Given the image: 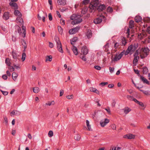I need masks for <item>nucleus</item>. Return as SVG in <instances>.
Instances as JSON below:
<instances>
[{
	"label": "nucleus",
	"mask_w": 150,
	"mask_h": 150,
	"mask_svg": "<svg viewBox=\"0 0 150 150\" xmlns=\"http://www.w3.org/2000/svg\"><path fill=\"white\" fill-rule=\"evenodd\" d=\"M81 16L80 15L73 14L71 17V19L73 20L71 22V24L75 25L79 24L82 21V19L81 18Z\"/></svg>",
	"instance_id": "obj_1"
},
{
	"label": "nucleus",
	"mask_w": 150,
	"mask_h": 150,
	"mask_svg": "<svg viewBox=\"0 0 150 150\" xmlns=\"http://www.w3.org/2000/svg\"><path fill=\"white\" fill-rule=\"evenodd\" d=\"M98 0H93L91 2L89 6V11L91 12H94L96 10L99 5Z\"/></svg>",
	"instance_id": "obj_2"
},
{
	"label": "nucleus",
	"mask_w": 150,
	"mask_h": 150,
	"mask_svg": "<svg viewBox=\"0 0 150 150\" xmlns=\"http://www.w3.org/2000/svg\"><path fill=\"white\" fill-rule=\"evenodd\" d=\"M56 42L57 48L58 51L60 52L63 53V51L62 49V45L60 41H59V38L58 37H56L54 38Z\"/></svg>",
	"instance_id": "obj_3"
},
{
	"label": "nucleus",
	"mask_w": 150,
	"mask_h": 150,
	"mask_svg": "<svg viewBox=\"0 0 150 150\" xmlns=\"http://www.w3.org/2000/svg\"><path fill=\"white\" fill-rule=\"evenodd\" d=\"M142 50L140 56L141 58L143 59L146 57L149 54V50L148 47L145 48Z\"/></svg>",
	"instance_id": "obj_4"
},
{
	"label": "nucleus",
	"mask_w": 150,
	"mask_h": 150,
	"mask_svg": "<svg viewBox=\"0 0 150 150\" xmlns=\"http://www.w3.org/2000/svg\"><path fill=\"white\" fill-rule=\"evenodd\" d=\"M105 16L103 15H100V17L95 19L93 22L96 24H99L102 21V18H104Z\"/></svg>",
	"instance_id": "obj_5"
},
{
	"label": "nucleus",
	"mask_w": 150,
	"mask_h": 150,
	"mask_svg": "<svg viewBox=\"0 0 150 150\" xmlns=\"http://www.w3.org/2000/svg\"><path fill=\"white\" fill-rule=\"evenodd\" d=\"M12 55L13 57V58L15 59L14 60L15 62H19L20 60L18 58V57L19 56L18 55L16 52L14 51H12Z\"/></svg>",
	"instance_id": "obj_6"
},
{
	"label": "nucleus",
	"mask_w": 150,
	"mask_h": 150,
	"mask_svg": "<svg viewBox=\"0 0 150 150\" xmlns=\"http://www.w3.org/2000/svg\"><path fill=\"white\" fill-rule=\"evenodd\" d=\"M80 28V27L79 26L70 29L69 32L70 34H73L77 32Z\"/></svg>",
	"instance_id": "obj_7"
},
{
	"label": "nucleus",
	"mask_w": 150,
	"mask_h": 150,
	"mask_svg": "<svg viewBox=\"0 0 150 150\" xmlns=\"http://www.w3.org/2000/svg\"><path fill=\"white\" fill-rule=\"evenodd\" d=\"M137 45L134 44L133 45H131L130 46H129L128 48L129 49L131 52H133L137 49Z\"/></svg>",
	"instance_id": "obj_8"
},
{
	"label": "nucleus",
	"mask_w": 150,
	"mask_h": 150,
	"mask_svg": "<svg viewBox=\"0 0 150 150\" xmlns=\"http://www.w3.org/2000/svg\"><path fill=\"white\" fill-rule=\"evenodd\" d=\"M88 52V50L86 46H84L81 48V55L83 54L84 55H85L87 54Z\"/></svg>",
	"instance_id": "obj_9"
},
{
	"label": "nucleus",
	"mask_w": 150,
	"mask_h": 150,
	"mask_svg": "<svg viewBox=\"0 0 150 150\" xmlns=\"http://www.w3.org/2000/svg\"><path fill=\"white\" fill-rule=\"evenodd\" d=\"M109 120L108 119H105L104 121L102 120L100 122V124L101 127H104L109 122Z\"/></svg>",
	"instance_id": "obj_10"
},
{
	"label": "nucleus",
	"mask_w": 150,
	"mask_h": 150,
	"mask_svg": "<svg viewBox=\"0 0 150 150\" xmlns=\"http://www.w3.org/2000/svg\"><path fill=\"white\" fill-rule=\"evenodd\" d=\"M106 8L104 4L100 5L98 6L97 9L98 11L100 12L103 11Z\"/></svg>",
	"instance_id": "obj_11"
},
{
	"label": "nucleus",
	"mask_w": 150,
	"mask_h": 150,
	"mask_svg": "<svg viewBox=\"0 0 150 150\" xmlns=\"http://www.w3.org/2000/svg\"><path fill=\"white\" fill-rule=\"evenodd\" d=\"M9 5L11 7H13V8L15 9H17L18 8V6L17 4L15 2H10L9 3Z\"/></svg>",
	"instance_id": "obj_12"
},
{
	"label": "nucleus",
	"mask_w": 150,
	"mask_h": 150,
	"mask_svg": "<svg viewBox=\"0 0 150 150\" xmlns=\"http://www.w3.org/2000/svg\"><path fill=\"white\" fill-rule=\"evenodd\" d=\"M140 79L144 83H146V84H149V82L147 80V79H145L144 77L141 76H140Z\"/></svg>",
	"instance_id": "obj_13"
},
{
	"label": "nucleus",
	"mask_w": 150,
	"mask_h": 150,
	"mask_svg": "<svg viewBox=\"0 0 150 150\" xmlns=\"http://www.w3.org/2000/svg\"><path fill=\"white\" fill-rule=\"evenodd\" d=\"M124 138L128 139H131L134 138V136L132 134H129L124 136Z\"/></svg>",
	"instance_id": "obj_14"
},
{
	"label": "nucleus",
	"mask_w": 150,
	"mask_h": 150,
	"mask_svg": "<svg viewBox=\"0 0 150 150\" xmlns=\"http://www.w3.org/2000/svg\"><path fill=\"white\" fill-rule=\"evenodd\" d=\"M134 20L135 22L139 23L142 20V17L140 16H137L134 18Z\"/></svg>",
	"instance_id": "obj_15"
},
{
	"label": "nucleus",
	"mask_w": 150,
	"mask_h": 150,
	"mask_svg": "<svg viewBox=\"0 0 150 150\" xmlns=\"http://www.w3.org/2000/svg\"><path fill=\"white\" fill-rule=\"evenodd\" d=\"M21 42L22 43V45L24 46V50L23 52H25V49L27 48V45L24 39H22Z\"/></svg>",
	"instance_id": "obj_16"
},
{
	"label": "nucleus",
	"mask_w": 150,
	"mask_h": 150,
	"mask_svg": "<svg viewBox=\"0 0 150 150\" xmlns=\"http://www.w3.org/2000/svg\"><path fill=\"white\" fill-rule=\"evenodd\" d=\"M78 40L77 38L76 37H74L70 40L71 43L74 46V43L76 42Z\"/></svg>",
	"instance_id": "obj_17"
},
{
	"label": "nucleus",
	"mask_w": 150,
	"mask_h": 150,
	"mask_svg": "<svg viewBox=\"0 0 150 150\" xmlns=\"http://www.w3.org/2000/svg\"><path fill=\"white\" fill-rule=\"evenodd\" d=\"M9 13L8 12H5L3 15V18L4 19L7 20L9 18Z\"/></svg>",
	"instance_id": "obj_18"
},
{
	"label": "nucleus",
	"mask_w": 150,
	"mask_h": 150,
	"mask_svg": "<svg viewBox=\"0 0 150 150\" xmlns=\"http://www.w3.org/2000/svg\"><path fill=\"white\" fill-rule=\"evenodd\" d=\"M72 50L75 55H77L78 54V49L76 47L73 46V47L72 48Z\"/></svg>",
	"instance_id": "obj_19"
},
{
	"label": "nucleus",
	"mask_w": 150,
	"mask_h": 150,
	"mask_svg": "<svg viewBox=\"0 0 150 150\" xmlns=\"http://www.w3.org/2000/svg\"><path fill=\"white\" fill-rule=\"evenodd\" d=\"M57 2L59 5H64L66 4L65 0H58Z\"/></svg>",
	"instance_id": "obj_20"
},
{
	"label": "nucleus",
	"mask_w": 150,
	"mask_h": 150,
	"mask_svg": "<svg viewBox=\"0 0 150 150\" xmlns=\"http://www.w3.org/2000/svg\"><path fill=\"white\" fill-rule=\"evenodd\" d=\"M19 62H16V63H14L13 64L14 67L16 69H19L20 68V65L19 64Z\"/></svg>",
	"instance_id": "obj_21"
},
{
	"label": "nucleus",
	"mask_w": 150,
	"mask_h": 150,
	"mask_svg": "<svg viewBox=\"0 0 150 150\" xmlns=\"http://www.w3.org/2000/svg\"><path fill=\"white\" fill-rule=\"evenodd\" d=\"M92 35V33L91 30H88L86 33V36L88 38H90Z\"/></svg>",
	"instance_id": "obj_22"
},
{
	"label": "nucleus",
	"mask_w": 150,
	"mask_h": 150,
	"mask_svg": "<svg viewBox=\"0 0 150 150\" xmlns=\"http://www.w3.org/2000/svg\"><path fill=\"white\" fill-rule=\"evenodd\" d=\"M120 55H118L117 54H116L115 55L114 59L113 60H112V61H117L119 60H120L122 57H120Z\"/></svg>",
	"instance_id": "obj_23"
},
{
	"label": "nucleus",
	"mask_w": 150,
	"mask_h": 150,
	"mask_svg": "<svg viewBox=\"0 0 150 150\" xmlns=\"http://www.w3.org/2000/svg\"><path fill=\"white\" fill-rule=\"evenodd\" d=\"M12 76L13 79L15 81L17 77V74L15 72H13L12 74Z\"/></svg>",
	"instance_id": "obj_24"
},
{
	"label": "nucleus",
	"mask_w": 150,
	"mask_h": 150,
	"mask_svg": "<svg viewBox=\"0 0 150 150\" xmlns=\"http://www.w3.org/2000/svg\"><path fill=\"white\" fill-rule=\"evenodd\" d=\"M134 21L132 20H130L129 22V27L130 28H132L134 26Z\"/></svg>",
	"instance_id": "obj_25"
},
{
	"label": "nucleus",
	"mask_w": 150,
	"mask_h": 150,
	"mask_svg": "<svg viewBox=\"0 0 150 150\" xmlns=\"http://www.w3.org/2000/svg\"><path fill=\"white\" fill-rule=\"evenodd\" d=\"M14 15L16 16H21L22 15L20 11L17 9H15L14 12Z\"/></svg>",
	"instance_id": "obj_26"
},
{
	"label": "nucleus",
	"mask_w": 150,
	"mask_h": 150,
	"mask_svg": "<svg viewBox=\"0 0 150 150\" xmlns=\"http://www.w3.org/2000/svg\"><path fill=\"white\" fill-rule=\"evenodd\" d=\"M143 73L144 74H146L148 72V70L146 67H143L142 68Z\"/></svg>",
	"instance_id": "obj_27"
},
{
	"label": "nucleus",
	"mask_w": 150,
	"mask_h": 150,
	"mask_svg": "<svg viewBox=\"0 0 150 150\" xmlns=\"http://www.w3.org/2000/svg\"><path fill=\"white\" fill-rule=\"evenodd\" d=\"M121 41L122 45L125 46L127 43L125 38L124 37L122 38L121 39Z\"/></svg>",
	"instance_id": "obj_28"
},
{
	"label": "nucleus",
	"mask_w": 150,
	"mask_h": 150,
	"mask_svg": "<svg viewBox=\"0 0 150 150\" xmlns=\"http://www.w3.org/2000/svg\"><path fill=\"white\" fill-rule=\"evenodd\" d=\"M86 125L88 127V130L89 131L91 130V125H89V121L87 120H86Z\"/></svg>",
	"instance_id": "obj_29"
},
{
	"label": "nucleus",
	"mask_w": 150,
	"mask_h": 150,
	"mask_svg": "<svg viewBox=\"0 0 150 150\" xmlns=\"http://www.w3.org/2000/svg\"><path fill=\"white\" fill-rule=\"evenodd\" d=\"M124 110V112L126 114L128 113L131 111V109L128 107L125 108Z\"/></svg>",
	"instance_id": "obj_30"
},
{
	"label": "nucleus",
	"mask_w": 150,
	"mask_h": 150,
	"mask_svg": "<svg viewBox=\"0 0 150 150\" xmlns=\"http://www.w3.org/2000/svg\"><path fill=\"white\" fill-rule=\"evenodd\" d=\"M5 62L6 64L8 66H9L10 65V61L9 59V58H6L5 61Z\"/></svg>",
	"instance_id": "obj_31"
},
{
	"label": "nucleus",
	"mask_w": 150,
	"mask_h": 150,
	"mask_svg": "<svg viewBox=\"0 0 150 150\" xmlns=\"http://www.w3.org/2000/svg\"><path fill=\"white\" fill-rule=\"evenodd\" d=\"M33 91L35 93H37L39 91V89L38 87H35L33 88Z\"/></svg>",
	"instance_id": "obj_32"
},
{
	"label": "nucleus",
	"mask_w": 150,
	"mask_h": 150,
	"mask_svg": "<svg viewBox=\"0 0 150 150\" xmlns=\"http://www.w3.org/2000/svg\"><path fill=\"white\" fill-rule=\"evenodd\" d=\"M75 140L77 141H79L81 138V136L79 134H76L74 137Z\"/></svg>",
	"instance_id": "obj_33"
},
{
	"label": "nucleus",
	"mask_w": 150,
	"mask_h": 150,
	"mask_svg": "<svg viewBox=\"0 0 150 150\" xmlns=\"http://www.w3.org/2000/svg\"><path fill=\"white\" fill-rule=\"evenodd\" d=\"M143 21L144 22H146L147 23H149L150 22V18L149 17H145L143 18Z\"/></svg>",
	"instance_id": "obj_34"
},
{
	"label": "nucleus",
	"mask_w": 150,
	"mask_h": 150,
	"mask_svg": "<svg viewBox=\"0 0 150 150\" xmlns=\"http://www.w3.org/2000/svg\"><path fill=\"white\" fill-rule=\"evenodd\" d=\"M26 57V55L25 53V52H23L22 54L21 59L22 61H24L25 59V57Z\"/></svg>",
	"instance_id": "obj_35"
},
{
	"label": "nucleus",
	"mask_w": 150,
	"mask_h": 150,
	"mask_svg": "<svg viewBox=\"0 0 150 150\" xmlns=\"http://www.w3.org/2000/svg\"><path fill=\"white\" fill-rule=\"evenodd\" d=\"M53 132L52 130L50 131L48 134V136L50 137H52L53 136Z\"/></svg>",
	"instance_id": "obj_36"
},
{
	"label": "nucleus",
	"mask_w": 150,
	"mask_h": 150,
	"mask_svg": "<svg viewBox=\"0 0 150 150\" xmlns=\"http://www.w3.org/2000/svg\"><path fill=\"white\" fill-rule=\"evenodd\" d=\"M58 29L59 33H60L61 34H62L63 32L62 28H61V26H58Z\"/></svg>",
	"instance_id": "obj_37"
},
{
	"label": "nucleus",
	"mask_w": 150,
	"mask_h": 150,
	"mask_svg": "<svg viewBox=\"0 0 150 150\" xmlns=\"http://www.w3.org/2000/svg\"><path fill=\"white\" fill-rule=\"evenodd\" d=\"M55 104V102L53 100L51 101H48L47 103V105L50 106L51 105H54Z\"/></svg>",
	"instance_id": "obj_38"
},
{
	"label": "nucleus",
	"mask_w": 150,
	"mask_h": 150,
	"mask_svg": "<svg viewBox=\"0 0 150 150\" xmlns=\"http://www.w3.org/2000/svg\"><path fill=\"white\" fill-rule=\"evenodd\" d=\"M107 10L108 12H109L110 13L112 12L113 11V9L110 6H109L107 8Z\"/></svg>",
	"instance_id": "obj_39"
},
{
	"label": "nucleus",
	"mask_w": 150,
	"mask_h": 150,
	"mask_svg": "<svg viewBox=\"0 0 150 150\" xmlns=\"http://www.w3.org/2000/svg\"><path fill=\"white\" fill-rule=\"evenodd\" d=\"M66 97L68 99H73L74 96L72 94L71 95H68Z\"/></svg>",
	"instance_id": "obj_40"
},
{
	"label": "nucleus",
	"mask_w": 150,
	"mask_h": 150,
	"mask_svg": "<svg viewBox=\"0 0 150 150\" xmlns=\"http://www.w3.org/2000/svg\"><path fill=\"white\" fill-rule=\"evenodd\" d=\"M90 2V0H84L83 1V4L86 5L88 4Z\"/></svg>",
	"instance_id": "obj_41"
},
{
	"label": "nucleus",
	"mask_w": 150,
	"mask_h": 150,
	"mask_svg": "<svg viewBox=\"0 0 150 150\" xmlns=\"http://www.w3.org/2000/svg\"><path fill=\"white\" fill-rule=\"evenodd\" d=\"M138 59L137 57L134 58L133 61V64L135 65H136V63L138 62Z\"/></svg>",
	"instance_id": "obj_42"
},
{
	"label": "nucleus",
	"mask_w": 150,
	"mask_h": 150,
	"mask_svg": "<svg viewBox=\"0 0 150 150\" xmlns=\"http://www.w3.org/2000/svg\"><path fill=\"white\" fill-rule=\"evenodd\" d=\"M134 71L135 72V73L137 74L138 75V76H140L141 75L139 73V71L138 70H136L135 69H134Z\"/></svg>",
	"instance_id": "obj_43"
},
{
	"label": "nucleus",
	"mask_w": 150,
	"mask_h": 150,
	"mask_svg": "<svg viewBox=\"0 0 150 150\" xmlns=\"http://www.w3.org/2000/svg\"><path fill=\"white\" fill-rule=\"evenodd\" d=\"M144 94L148 96H150V91H144Z\"/></svg>",
	"instance_id": "obj_44"
},
{
	"label": "nucleus",
	"mask_w": 150,
	"mask_h": 150,
	"mask_svg": "<svg viewBox=\"0 0 150 150\" xmlns=\"http://www.w3.org/2000/svg\"><path fill=\"white\" fill-rule=\"evenodd\" d=\"M0 91L2 93V94L4 96H6L8 95V92L6 91H4L1 90H0Z\"/></svg>",
	"instance_id": "obj_45"
},
{
	"label": "nucleus",
	"mask_w": 150,
	"mask_h": 150,
	"mask_svg": "<svg viewBox=\"0 0 150 150\" xmlns=\"http://www.w3.org/2000/svg\"><path fill=\"white\" fill-rule=\"evenodd\" d=\"M138 52H137V50L134 55V58L137 57V58L138 59H139V57L138 56Z\"/></svg>",
	"instance_id": "obj_46"
},
{
	"label": "nucleus",
	"mask_w": 150,
	"mask_h": 150,
	"mask_svg": "<svg viewBox=\"0 0 150 150\" xmlns=\"http://www.w3.org/2000/svg\"><path fill=\"white\" fill-rule=\"evenodd\" d=\"M131 52L129 49L128 48L127 49V50L126 51H125V52H124L125 54V55H127L129 52Z\"/></svg>",
	"instance_id": "obj_47"
},
{
	"label": "nucleus",
	"mask_w": 150,
	"mask_h": 150,
	"mask_svg": "<svg viewBox=\"0 0 150 150\" xmlns=\"http://www.w3.org/2000/svg\"><path fill=\"white\" fill-rule=\"evenodd\" d=\"M52 59V56L51 55L47 56V61L51 62Z\"/></svg>",
	"instance_id": "obj_48"
},
{
	"label": "nucleus",
	"mask_w": 150,
	"mask_h": 150,
	"mask_svg": "<svg viewBox=\"0 0 150 150\" xmlns=\"http://www.w3.org/2000/svg\"><path fill=\"white\" fill-rule=\"evenodd\" d=\"M108 83V82H101L100 84V85H101L102 86H103L105 85H107Z\"/></svg>",
	"instance_id": "obj_49"
},
{
	"label": "nucleus",
	"mask_w": 150,
	"mask_h": 150,
	"mask_svg": "<svg viewBox=\"0 0 150 150\" xmlns=\"http://www.w3.org/2000/svg\"><path fill=\"white\" fill-rule=\"evenodd\" d=\"M94 68L97 70H100L101 69V67L98 66H95L94 67Z\"/></svg>",
	"instance_id": "obj_50"
},
{
	"label": "nucleus",
	"mask_w": 150,
	"mask_h": 150,
	"mask_svg": "<svg viewBox=\"0 0 150 150\" xmlns=\"http://www.w3.org/2000/svg\"><path fill=\"white\" fill-rule=\"evenodd\" d=\"M2 78L4 80H6L7 79L8 77L7 76L6 74H4L2 76Z\"/></svg>",
	"instance_id": "obj_51"
},
{
	"label": "nucleus",
	"mask_w": 150,
	"mask_h": 150,
	"mask_svg": "<svg viewBox=\"0 0 150 150\" xmlns=\"http://www.w3.org/2000/svg\"><path fill=\"white\" fill-rule=\"evenodd\" d=\"M111 127L112 128L113 130L116 129V125L114 124L111 125Z\"/></svg>",
	"instance_id": "obj_52"
},
{
	"label": "nucleus",
	"mask_w": 150,
	"mask_h": 150,
	"mask_svg": "<svg viewBox=\"0 0 150 150\" xmlns=\"http://www.w3.org/2000/svg\"><path fill=\"white\" fill-rule=\"evenodd\" d=\"M54 46V45L53 43H52L50 42H49V47L50 48H53V47Z\"/></svg>",
	"instance_id": "obj_53"
},
{
	"label": "nucleus",
	"mask_w": 150,
	"mask_h": 150,
	"mask_svg": "<svg viewBox=\"0 0 150 150\" xmlns=\"http://www.w3.org/2000/svg\"><path fill=\"white\" fill-rule=\"evenodd\" d=\"M137 103L142 107H144V104L142 102H139V101Z\"/></svg>",
	"instance_id": "obj_54"
},
{
	"label": "nucleus",
	"mask_w": 150,
	"mask_h": 150,
	"mask_svg": "<svg viewBox=\"0 0 150 150\" xmlns=\"http://www.w3.org/2000/svg\"><path fill=\"white\" fill-rule=\"evenodd\" d=\"M1 28L2 30L4 32H7V30L4 27L1 26Z\"/></svg>",
	"instance_id": "obj_55"
},
{
	"label": "nucleus",
	"mask_w": 150,
	"mask_h": 150,
	"mask_svg": "<svg viewBox=\"0 0 150 150\" xmlns=\"http://www.w3.org/2000/svg\"><path fill=\"white\" fill-rule=\"evenodd\" d=\"M48 18H49V20L50 21H51L52 20V16L51 13H50L49 14Z\"/></svg>",
	"instance_id": "obj_56"
},
{
	"label": "nucleus",
	"mask_w": 150,
	"mask_h": 150,
	"mask_svg": "<svg viewBox=\"0 0 150 150\" xmlns=\"http://www.w3.org/2000/svg\"><path fill=\"white\" fill-rule=\"evenodd\" d=\"M4 122L6 125L8 124V120L7 118L6 117H4Z\"/></svg>",
	"instance_id": "obj_57"
},
{
	"label": "nucleus",
	"mask_w": 150,
	"mask_h": 150,
	"mask_svg": "<svg viewBox=\"0 0 150 150\" xmlns=\"http://www.w3.org/2000/svg\"><path fill=\"white\" fill-rule=\"evenodd\" d=\"M109 69L110 72L112 73L113 72L114 69V68H112L110 67Z\"/></svg>",
	"instance_id": "obj_58"
},
{
	"label": "nucleus",
	"mask_w": 150,
	"mask_h": 150,
	"mask_svg": "<svg viewBox=\"0 0 150 150\" xmlns=\"http://www.w3.org/2000/svg\"><path fill=\"white\" fill-rule=\"evenodd\" d=\"M124 52H125V51L124 50L121 52V53L119 54L120 56V57H122L123 55L125 54Z\"/></svg>",
	"instance_id": "obj_59"
},
{
	"label": "nucleus",
	"mask_w": 150,
	"mask_h": 150,
	"mask_svg": "<svg viewBox=\"0 0 150 150\" xmlns=\"http://www.w3.org/2000/svg\"><path fill=\"white\" fill-rule=\"evenodd\" d=\"M105 110H106L109 114H110V108L108 107L107 108H105Z\"/></svg>",
	"instance_id": "obj_60"
},
{
	"label": "nucleus",
	"mask_w": 150,
	"mask_h": 150,
	"mask_svg": "<svg viewBox=\"0 0 150 150\" xmlns=\"http://www.w3.org/2000/svg\"><path fill=\"white\" fill-rule=\"evenodd\" d=\"M96 90V88H90V91L94 93V92Z\"/></svg>",
	"instance_id": "obj_61"
},
{
	"label": "nucleus",
	"mask_w": 150,
	"mask_h": 150,
	"mask_svg": "<svg viewBox=\"0 0 150 150\" xmlns=\"http://www.w3.org/2000/svg\"><path fill=\"white\" fill-rule=\"evenodd\" d=\"M120 46L117 42H116L114 44V47L116 48Z\"/></svg>",
	"instance_id": "obj_62"
},
{
	"label": "nucleus",
	"mask_w": 150,
	"mask_h": 150,
	"mask_svg": "<svg viewBox=\"0 0 150 150\" xmlns=\"http://www.w3.org/2000/svg\"><path fill=\"white\" fill-rule=\"evenodd\" d=\"M64 94V90H61L60 91V96H62Z\"/></svg>",
	"instance_id": "obj_63"
},
{
	"label": "nucleus",
	"mask_w": 150,
	"mask_h": 150,
	"mask_svg": "<svg viewBox=\"0 0 150 150\" xmlns=\"http://www.w3.org/2000/svg\"><path fill=\"white\" fill-rule=\"evenodd\" d=\"M81 58L83 60L85 61L86 60V59L85 58V55H83L82 57H81Z\"/></svg>",
	"instance_id": "obj_64"
}]
</instances>
